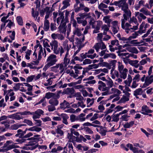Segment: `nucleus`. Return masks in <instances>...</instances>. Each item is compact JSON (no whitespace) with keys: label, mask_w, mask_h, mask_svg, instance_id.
I'll list each match as a JSON object with an SVG mask.
<instances>
[{"label":"nucleus","mask_w":153,"mask_h":153,"mask_svg":"<svg viewBox=\"0 0 153 153\" xmlns=\"http://www.w3.org/2000/svg\"><path fill=\"white\" fill-rule=\"evenodd\" d=\"M117 62V61L115 60H111L109 63V65L110 67H109V68L110 69L111 66L112 67L115 68Z\"/></svg>","instance_id":"3c124183"},{"label":"nucleus","mask_w":153,"mask_h":153,"mask_svg":"<svg viewBox=\"0 0 153 153\" xmlns=\"http://www.w3.org/2000/svg\"><path fill=\"white\" fill-rule=\"evenodd\" d=\"M119 27L117 25H114L112 28V30L114 34L117 33L118 32V29Z\"/></svg>","instance_id":"774afa93"},{"label":"nucleus","mask_w":153,"mask_h":153,"mask_svg":"<svg viewBox=\"0 0 153 153\" xmlns=\"http://www.w3.org/2000/svg\"><path fill=\"white\" fill-rule=\"evenodd\" d=\"M56 57V56L54 54H51L48 57L47 60L48 63L43 68L44 71H45L49 68L55 64L57 61Z\"/></svg>","instance_id":"f257e3e1"},{"label":"nucleus","mask_w":153,"mask_h":153,"mask_svg":"<svg viewBox=\"0 0 153 153\" xmlns=\"http://www.w3.org/2000/svg\"><path fill=\"white\" fill-rule=\"evenodd\" d=\"M39 48L40 49V50L38 53V59L36 61H33L32 62H31V63L32 64L35 65H38L39 63V61L42 58V54L43 55V53L42 47L41 45H39Z\"/></svg>","instance_id":"6e6552de"},{"label":"nucleus","mask_w":153,"mask_h":153,"mask_svg":"<svg viewBox=\"0 0 153 153\" xmlns=\"http://www.w3.org/2000/svg\"><path fill=\"white\" fill-rule=\"evenodd\" d=\"M134 124V121H131L129 122H127L123 125V127L126 128H129L131 127Z\"/></svg>","instance_id":"c756f323"},{"label":"nucleus","mask_w":153,"mask_h":153,"mask_svg":"<svg viewBox=\"0 0 153 153\" xmlns=\"http://www.w3.org/2000/svg\"><path fill=\"white\" fill-rule=\"evenodd\" d=\"M107 5L102 3H101L98 6V8L102 10V9H103L102 8H107Z\"/></svg>","instance_id":"680f3d73"},{"label":"nucleus","mask_w":153,"mask_h":153,"mask_svg":"<svg viewBox=\"0 0 153 153\" xmlns=\"http://www.w3.org/2000/svg\"><path fill=\"white\" fill-rule=\"evenodd\" d=\"M37 147H38L39 149H47V147L45 145H36L35 146H34L32 147V149L31 150H33L36 149Z\"/></svg>","instance_id":"79ce46f5"},{"label":"nucleus","mask_w":153,"mask_h":153,"mask_svg":"<svg viewBox=\"0 0 153 153\" xmlns=\"http://www.w3.org/2000/svg\"><path fill=\"white\" fill-rule=\"evenodd\" d=\"M76 3L74 5V10L76 13L79 12V10L80 8V5L83 4L82 3H80V1L79 0H75Z\"/></svg>","instance_id":"4468645a"},{"label":"nucleus","mask_w":153,"mask_h":153,"mask_svg":"<svg viewBox=\"0 0 153 153\" xmlns=\"http://www.w3.org/2000/svg\"><path fill=\"white\" fill-rule=\"evenodd\" d=\"M145 26V22H143L140 26V30L138 31H140V33H144L145 32V30H143L144 27Z\"/></svg>","instance_id":"37998d69"},{"label":"nucleus","mask_w":153,"mask_h":153,"mask_svg":"<svg viewBox=\"0 0 153 153\" xmlns=\"http://www.w3.org/2000/svg\"><path fill=\"white\" fill-rule=\"evenodd\" d=\"M75 71V73L76 74H80V71L79 70L82 69V67L81 66H79L78 65H77L74 66L73 68Z\"/></svg>","instance_id":"cd10ccee"},{"label":"nucleus","mask_w":153,"mask_h":153,"mask_svg":"<svg viewBox=\"0 0 153 153\" xmlns=\"http://www.w3.org/2000/svg\"><path fill=\"white\" fill-rule=\"evenodd\" d=\"M74 92L75 90L73 88H68L64 89L63 91V94L69 95H73Z\"/></svg>","instance_id":"1a4fd4ad"},{"label":"nucleus","mask_w":153,"mask_h":153,"mask_svg":"<svg viewBox=\"0 0 153 153\" xmlns=\"http://www.w3.org/2000/svg\"><path fill=\"white\" fill-rule=\"evenodd\" d=\"M62 127V125H59L57 126V128L56 130V133L60 134L61 136L62 135L64 134L63 131L61 129Z\"/></svg>","instance_id":"c85d7f7f"},{"label":"nucleus","mask_w":153,"mask_h":153,"mask_svg":"<svg viewBox=\"0 0 153 153\" xmlns=\"http://www.w3.org/2000/svg\"><path fill=\"white\" fill-rule=\"evenodd\" d=\"M24 122L26 123L27 125L30 126L33 125V123L32 121L29 120L25 119L24 121Z\"/></svg>","instance_id":"338daca9"},{"label":"nucleus","mask_w":153,"mask_h":153,"mask_svg":"<svg viewBox=\"0 0 153 153\" xmlns=\"http://www.w3.org/2000/svg\"><path fill=\"white\" fill-rule=\"evenodd\" d=\"M35 12L34 9L33 8H32L31 15L34 18H35V17H36V18H37L39 14V12L38 11H36L35 13Z\"/></svg>","instance_id":"72a5a7b5"},{"label":"nucleus","mask_w":153,"mask_h":153,"mask_svg":"<svg viewBox=\"0 0 153 153\" xmlns=\"http://www.w3.org/2000/svg\"><path fill=\"white\" fill-rule=\"evenodd\" d=\"M16 20L18 24L20 25H22L23 24L22 18L21 16H19L16 17Z\"/></svg>","instance_id":"49530a36"},{"label":"nucleus","mask_w":153,"mask_h":153,"mask_svg":"<svg viewBox=\"0 0 153 153\" xmlns=\"http://www.w3.org/2000/svg\"><path fill=\"white\" fill-rule=\"evenodd\" d=\"M60 105L61 109H65L66 108H69L70 104L66 100H64L63 102L60 104Z\"/></svg>","instance_id":"2eb2a0df"},{"label":"nucleus","mask_w":153,"mask_h":153,"mask_svg":"<svg viewBox=\"0 0 153 153\" xmlns=\"http://www.w3.org/2000/svg\"><path fill=\"white\" fill-rule=\"evenodd\" d=\"M40 138L35 137L34 136L33 137H28L26 139L27 140L32 141L34 142H37L40 140Z\"/></svg>","instance_id":"c9c22d12"},{"label":"nucleus","mask_w":153,"mask_h":153,"mask_svg":"<svg viewBox=\"0 0 153 153\" xmlns=\"http://www.w3.org/2000/svg\"><path fill=\"white\" fill-rule=\"evenodd\" d=\"M24 125H18L17 124H14L11 126L10 129L11 130H17L19 128L22 126H24Z\"/></svg>","instance_id":"e433bc0d"},{"label":"nucleus","mask_w":153,"mask_h":153,"mask_svg":"<svg viewBox=\"0 0 153 153\" xmlns=\"http://www.w3.org/2000/svg\"><path fill=\"white\" fill-rule=\"evenodd\" d=\"M111 119H112L111 122L114 121L117 122L119 120V115L116 114H113L111 116Z\"/></svg>","instance_id":"4c0bfd02"},{"label":"nucleus","mask_w":153,"mask_h":153,"mask_svg":"<svg viewBox=\"0 0 153 153\" xmlns=\"http://www.w3.org/2000/svg\"><path fill=\"white\" fill-rule=\"evenodd\" d=\"M70 131L71 135H73V134H74L76 137H79V133L77 131H76L74 129L71 128Z\"/></svg>","instance_id":"8fccbe9b"},{"label":"nucleus","mask_w":153,"mask_h":153,"mask_svg":"<svg viewBox=\"0 0 153 153\" xmlns=\"http://www.w3.org/2000/svg\"><path fill=\"white\" fill-rule=\"evenodd\" d=\"M90 13H80L79 14V15L81 17L84 18L85 17H87V18H91V16L90 15Z\"/></svg>","instance_id":"f704fd0d"},{"label":"nucleus","mask_w":153,"mask_h":153,"mask_svg":"<svg viewBox=\"0 0 153 153\" xmlns=\"http://www.w3.org/2000/svg\"><path fill=\"white\" fill-rule=\"evenodd\" d=\"M142 42H137V40H132L130 42V43L134 44V46H137Z\"/></svg>","instance_id":"e2e57ef3"},{"label":"nucleus","mask_w":153,"mask_h":153,"mask_svg":"<svg viewBox=\"0 0 153 153\" xmlns=\"http://www.w3.org/2000/svg\"><path fill=\"white\" fill-rule=\"evenodd\" d=\"M47 41L45 40L43 41V46L44 47V53H45V57L46 56V51L45 49H46L49 52H51V50L49 48V47H50V45H49L48 42H49L48 40H46Z\"/></svg>","instance_id":"f8f14e48"},{"label":"nucleus","mask_w":153,"mask_h":153,"mask_svg":"<svg viewBox=\"0 0 153 153\" xmlns=\"http://www.w3.org/2000/svg\"><path fill=\"white\" fill-rule=\"evenodd\" d=\"M125 20H124V19H121V27L123 29H124L125 30L126 28H128L130 27H131V25L130 24V23L129 24L128 23H126L125 24Z\"/></svg>","instance_id":"5701e85b"},{"label":"nucleus","mask_w":153,"mask_h":153,"mask_svg":"<svg viewBox=\"0 0 153 153\" xmlns=\"http://www.w3.org/2000/svg\"><path fill=\"white\" fill-rule=\"evenodd\" d=\"M128 70L126 68H124L123 70L120 71V77L123 79H125L127 77Z\"/></svg>","instance_id":"a211bd4d"},{"label":"nucleus","mask_w":153,"mask_h":153,"mask_svg":"<svg viewBox=\"0 0 153 153\" xmlns=\"http://www.w3.org/2000/svg\"><path fill=\"white\" fill-rule=\"evenodd\" d=\"M141 111V113L143 115L148 114V113L153 112V111L149 109V108L146 105H144L142 107Z\"/></svg>","instance_id":"9d476101"},{"label":"nucleus","mask_w":153,"mask_h":153,"mask_svg":"<svg viewBox=\"0 0 153 153\" xmlns=\"http://www.w3.org/2000/svg\"><path fill=\"white\" fill-rule=\"evenodd\" d=\"M63 65L65 68H66L70 62V60L67 58L65 57L64 58Z\"/></svg>","instance_id":"603ef678"},{"label":"nucleus","mask_w":153,"mask_h":153,"mask_svg":"<svg viewBox=\"0 0 153 153\" xmlns=\"http://www.w3.org/2000/svg\"><path fill=\"white\" fill-rule=\"evenodd\" d=\"M107 85L109 89L113 87L114 83L111 79H110L108 80H107Z\"/></svg>","instance_id":"a18cd8bd"},{"label":"nucleus","mask_w":153,"mask_h":153,"mask_svg":"<svg viewBox=\"0 0 153 153\" xmlns=\"http://www.w3.org/2000/svg\"><path fill=\"white\" fill-rule=\"evenodd\" d=\"M121 7V10L124 11V12L127 11L129 10L127 4H125V5L120 6Z\"/></svg>","instance_id":"052dcab7"},{"label":"nucleus","mask_w":153,"mask_h":153,"mask_svg":"<svg viewBox=\"0 0 153 153\" xmlns=\"http://www.w3.org/2000/svg\"><path fill=\"white\" fill-rule=\"evenodd\" d=\"M27 130V128H26L25 131H23L20 129H19L17 131V134L15 135V137H18L19 138H24L27 139L28 137L32 136L33 135V134L30 132L25 135Z\"/></svg>","instance_id":"7ed1b4c3"},{"label":"nucleus","mask_w":153,"mask_h":153,"mask_svg":"<svg viewBox=\"0 0 153 153\" xmlns=\"http://www.w3.org/2000/svg\"><path fill=\"white\" fill-rule=\"evenodd\" d=\"M143 93V91L141 88L137 89L134 92V96L141 95Z\"/></svg>","instance_id":"7c9ffc66"},{"label":"nucleus","mask_w":153,"mask_h":153,"mask_svg":"<svg viewBox=\"0 0 153 153\" xmlns=\"http://www.w3.org/2000/svg\"><path fill=\"white\" fill-rule=\"evenodd\" d=\"M59 15L60 16L57 18L56 19V22L59 24L60 23L61 21L60 24H62V23H63V22L64 21V14L62 13H59Z\"/></svg>","instance_id":"6ab92c4d"},{"label":"nucleus","mask_w":153,"mask_h":153,"mask_svg":"<svg viewBox=\"0 0 153 153\" xmlns=\"http://www.w3.org/2000/svg\"><path fill=\"white\" fill-rule=\"evenodd\" d=\"M98 83L99 84L98 85V89L100 90H101L102 88L106 86L105 84L101 81H99Z\"/></svg>","instance_id":"58836bf2"},{"label":"nucleus","mask_w":153,"mask_h":153,"mask_svg":"<svg viewBox=\"0 0 153 153\" xmlns=\"http://www.w3.org/2000/svg\"><path fill=\"white\" fill-rule=\"evenodd\" d=\"M73 33L74 35H76L78 36H80L82 35L81 29L78 27H75L73 31Z\"/></svg>","instance_id":"393cba45"},{"label":"nucleus","mask_w":153,"mask_h":153,"mask_svg":"<svg viewBox=\"0 0 153 153\" xmlns=\"http://www.w3.org/2000/svg\"><path fill=\"white\" fill-rule=\"evenodd\" d=\"M45 11L46 15L45 17V20H47L50 16L52 15V10H50V7H45Z\"/></svg>","instance_id":"dca6fc26"},{"label":"nucleus","mask_w":153,"mask_h":153,"mask_svg":"<svg viewBox=\"0 0 153 153\" xmlns=\"http://www.w3.org/2000/svg\"><path fill=\"white\" fill-rule=\"evenodd\" d=\"M4 102V100L3 98L0 100V108H4L7 105L6 103Z\"/></svg>","instance_id":"5fc2aeb1"},{"label":"nucleus","mask_w":153,"mask_h":153,"mask_svg":"<svg viewBox=\"0 0 153 153\" xmlns=\"http://www.w3.org/2000/svg\"><path fill=\"white\" fill-rule=\"evenodd\" d=\"M100 130L99 133L102 136H105L106 135L107 130L104 129L103 127L102 126L101 127H100Z\"/></svg>","instance_id":"c03bdc74"},{"label":"nucleus","mask_w":153,"mask_h":153,"mask_svg":"<svg viewBox=\"0 0 153 153\" xmlns=\"http://www.w3.org/2000/svg\"><path fill=\"white\" fill-rule=\"evenodd\" d=\"M133 22L135 24L138 23L136 18L134 16L130 18V20L129 22V23L130 24H131Z\"/></svg>","instance_id":"0e129e2a"},{"label":"nucleus","mask_w":153,"mask_h":153,"mask_svg":"<svg viewBox=\"0 0 153 153\" xmlns=\"http://www.w3.org/2000/svg\"><path fill=\"white\" fill-rule=\"evenodd\" d=\"M129 100L128 97H126L125 96L123 95L120 101H119V103H125V102L128 101Z\"/></svg>","instance_id":"ea45409f"},{"label":"nucleus","mask_w":153,"mask_h":153,"mask_svg":"<svg viewBox=\"0 0 153 153\" xmlns=\"http://www.w3.org/2000/svg\"><path fill=\"white\" fill-rule=\"evenodd\" d=\"M66 23H63L62 24H60V25L59 27V28L60 32L65 33L66 30V29L65 27Z\"/></svg>","instance_id":"4be33fe9"},{"label":"nucleus","mask_w":153,"mask_h":153,"mask_svg":"<svg viewBox=\"0 0 153 153\" xmlns=\"http://www.w3.org/2000/svg\"><path fill=\"white\" fill-rule=\"evenodd\" d=\"M57 98L56 97H54L51 99L49 101V103L54 106L57 105L59 104V101Z\"/></svg>","instance_id":"aec40b11"},{"label":"nucleus","mask_w":153,"mask_h":153,"mask_svg":"<svg viewBox=\"0 0 153 153\" xmlns=\"http://www.w3.org/2000/svg\"><path fill=\"white\" fill-rule=\"evenodd\" d=\"M124 13L123 14V16L124 20L127 21L129 19V17H131V11L128 10L127 11L124 12Z\"/></svg>","instance_id":"412c9836"},{"label":"nucleus","mask_w":153,"mask_h":153,"mask_svg":"<svg viewBox=\"0 0 153 153\" xmlns=\"http://www.w3.org/2000/svg\"><path fill=\"white\" fill-rule=\"evenodd\" d=\"M153 25H152L150 28L148 30L147 33L144 34L143 36H142V38H145L148 36V35L150 34V32L152 31L153 29Z\"/></svg>","instance_id":"de8ad7c7"},{"label":"nucleus","mask_w":153,"mask_h":153,"mask_svg":"<svg viewBox=\"0 0 153 153\" xmlns=\"http://www.w3.org/2000/svg\"><path fill=\"white\" fill-rule=\"evenodd\" d=\"M126 146L129 148L130 150L132 151L134 153H145L144 151L142 149L139 150L138 148L133 147V145L130 143L127 144Z\"/></svg>","instance_id":"0eeeda50"},{"label":"nucleus","mask_w":153,"mask_h":153,"mask_svg":"<svg viewBox=\"0 0 153 153\" xmlns=\"http://www.w3.org/2000/svg\"><path fill=\"white\" fill-rule=\"evenodd\" d=\"M52 50H53L54 53L56 54H58L60 53L61 56L64 52V50L62 46H60L59 48H58V46H57L53 48Z\"/></svg>","instance_id":"9b49d317"},{"label":"nucleus","mask_w":153,"mask_h":153,"mask_svg":"<svg viewBox=\"0 0 153 153\" xmlns=\"http://www.w3.org/2000/svg\"><path fill=\"white\" fill-rule=\"evenodd\" d=\"M142 34L140 32V31H136L134 33H133L132 35V36L133 37V39L136 38L139 34Z\"/></svg>","instance_id":"69168bd1"},{"label":"nucleus","mask_w":153,"mask_h":153,"mask_svg":"<svg viewBox=\"0 0 153 153\" xmlns=\"http://www.w3.org/2000/svg\"><path fill=\"white\" fill-rule=\"evenodd\" d=\"M135 16H137V18L139 20L140 19V17H141L143 19H145L146 18V16H144L143 13H140L138 12H135Z\"/></svg>","instance_id":"bb28decb"},{"label":"nucleus","mask_w":153,"mask_h":153,"mask_svg":"<svg viewBox=\"0 0 153 153\" xmlns=\"http://www.w3.org/2000/svg\"><path fill=\"white\" fill-rule=\"evenodd\" d=\"M140 11L142 12V13L146 16L149 15L151 16H152L151 15V13L145 8L143 7L140 10Z\"/></svg>","instance_id":"b1692460"},{"label":"nucleus","mask_w":153,"mask_h":153,"mask_svg":"<svg viewBox=\"0 0 153 153\" xmlns=\"http://www.w3.org/2000/svg\"><path fill=\"white\" fill-rule=\"evenodd\" d=\"M62 119V123L65 125L68 124V123L67 120L69 118V117L68 115L65 114H62L60 115Z\"/></svg>","instance_id":"f3484780"},{"label":"nucleus","mask_w":153,"mask_h":153,"mask_svg":"<svg viewBox=\"0 0 153 153\" xmlns=\"http://www.w3.org/2000/svg\"><path fill=\"white\" fill-rule=\"evenodd\" d=\"M61 93L62 91L60 90L58 91L56 94L48 92L46 93L45 94V96L43 97L45 99V98L49 99L51 98H53L54 97H56L58 99L60 97L59 94Z\"/></svg>","instance_id":"39448f33"},{"label":"nucleus","mask_w":153,"mask_h":153,"mask_svg":"<svg viewBox=\"0 0 153 153\" xmlns=\"http://www.w3.org/2000/svg\"><path fill=\"white\" fill-rule=\"evenodd\" d=\"M101 63H99L98 65H96V64H92L91 65H89L88 66V68L90 70L91 69H92L93 68H98L99 67V65H100Z\"/></svg>","instance_id":"bf43d9fd"},{"label":"nucleus","mask_w":153,"mask_h":153,"mask_svg":"<svg viewBox=\"0 0 153 153\" xmlns=\"http://www.w3.org/2000/svg\"><path fill=\"white\" fill-rule=\"evenodd\" d=\"M31 113L32 112H30V111H24L20 112H19V114L21 115H27L33 114V113Z\"/></svg>","instance_id":"864d4df0"},{"label":"nucleus","mask_w":153,"mask_h":153,"mask_svg":"<svg viewBox=\"0 0 153 153\" xmlns=\"http://www.w3.org/2000/svg\"><path fill=\"white\" fill-rule=\"evenodd\" d=\"M27 130V128H26L25 131H23L20 129H19L17 131V134L15 135V137H18L19 138H24L27 139L28 137L32 136L33 135V134L30 132L25 135Z\"/></svg>","instance_id":"f03ea898"},{"label":"nucleus","mask_w":153,"mask_h":153,"mask_svg":"<svg viewBox=\"0 0 153 153\" xmlns=\"http://www.w3.org/2000/svg\"><path fill=\"white\" fill-rule=\"evenodd\" d=\"M70 2L66 0L63 1L62 2V4H63V6L62 8V9H65L67 8L68 6H69L70 5Z\"/></svg>","instance_id":"a19ab883"},{"label":"nucleus","mask_w":153,"mask_h":153,"mask_svg":"<svg viewBox=\"0 0 153 153\" xmlns=\"http://www.w3.org/2000/svg\"><path fill=\"white\" fill-rule=\"evenodd\" d=\"M59 64L56 65V66H53L51 68V70L52 71L56 72L58 71V69L59 68Z\"/></svg>","instance_id":"13d9d810"},{"label":"nucleus","mask_w":153,"mask_h":153,"mask_svg":"<svg viewBox=\"0 0 153 153\" xmlns=\"http://www.w3.org/2000/svg\"><path fill=\"white\" fill-rule=\"evenodd\" d=\"M86 138L84 137L83 136L80 135L79 137H75L72 136L71 137L72 139H75V141L77 142L80 143L82 141L84 142H86L87 140Z\"/></svg>","instance_id":"ddd939ff"},{"label":"nucleus","mask_w":153,"mask_h":153,"mask_svg":"<svg viewBox=\"0 0 153 153\" xmlns=\"http://www.w3.org/2000/svg\"><path fill=\"white\" fill-rule=\"evenodd\" d=\"M12 143V141L11 140L7 141L6 143L4 144L3 146V148H6V149H4V151L6 152L9 150H11L12 149L19 148V146L16 144V143H14L12 144L11 145H9Z\"/></svg>","instance_id":"20e7f679"},{"label":"nucleus","mask_w":153,"mask_h":153,"mask_svg":"<svg viewBox=\"0 0 153 153\" xmlns=\"http://www.w3.org/2000/svg\"><path fill=\"white\" fill-rule=\"evenodd\" d=\"M84 129L86 132L88 134H92L93 133V131L88 127H84Z\"/></svg>","instance_id":"6e6d98bb"},{"label":"nucleus","mask_w":153,"mask_h":153,"mask_svg":"<svg viewBox=\"0 0 153 153\" xmlns=\"http://www.w3.org/2000/svg\"><path fill=\"white\" fill-rule=\"evenodd\" d=\"M153 82V75L148 76L146 77L145 83L142 86V88H144L151 84Z\"/></svg>","instance_id":"423d86ee"},{"label":"nucleus","mask_w":153,"mask_h":153,"mask_svg":"<svg viewBox=\"0 0 153 153\" xmlns=\"http://www.w3.org/2000/svg\"><path fill=\"white\" fill-rule=\"evenodd\" d=\"M50 23L48 20H45L43 29L45 31H47L50 27Z\"/></svg>","instance_id":"a878e982"},{"label":"nucleus","mask_w":153,"mask_h":153,"mask_svg":"<svg viewBox=\"0 0 153 153\" xmlns=\"http://www.w3.org/2000/svg\"><path fill=\"white\" fill-rule=\"evenodd\" d=\"M128 50L129 51L131 52L135 53L136 54L137 53H138L137 50L136 48L134 47L128 49Z\"/></svg>","instance_id":"09e8293b"},{"label":"nucleus","mask_w":153,"mask_h":153,"mask_svg":"<svg viewBox=\"0 0 153 153\" xmlns=\"http://www.w3.org/2000/svg\"><path fill=\"white\" fill-rule=\"evenodd\" d=\"M50 45L51 46V49H53L55 47L58 46V43L57 41L54 40L52 41L50 43Z\"/></svg>","instance_id":"2f4dec72"},{"label":"nucleus","mask_w":153,"mask_h":153,"mask_svg":"<svg viewBox=\"0 0 153 153\" xmlns=\"http://www.w3.org/2000/svg\"><path fill=\"white\" fill-rule=\"evenodd\" d=\"M82 10H84L85 12H88L89 11V8L87 7H85L84 4H81L80 9L79 10V12Z\"/></svg>","instance_id":"473e14b6"},{"label":"nucleus","mask_w":153,"mask_h":153,"mask_svg":"<svg viewBox=\"0 0 153 153\" xmlns=\"http://www.w3.org/2000/svg\"><path fill=\"white\" fill-rule=\"evenodd\" d=\"M18 114H19V112L14 114V119L19 120L23 118L22 116L19 115Z\"/></svg>","instance_id":"4d7b16f0"}]
</instances>
